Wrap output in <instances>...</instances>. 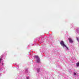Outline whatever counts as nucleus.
I'll use <instances>...</instances> for the list:
<instances>
[{"instance_id":"obj_1","label":"nucleus","mask_w":79,"mask_h":79,"mask_svg":"<svg viewBox=\"0 0 79 79\" xmlns=\"http://www.w3.org/2000/svg\"><path fill=\"white\" fill-rule=\"evenodd\" d=\"M60 44L62 45V46H63V47H65L66 48L68 49V48L67 47V46L64 44V42H63V41H61V42L60 43Z\"/></svg>"},{"instance_id":"obj_2","label":"nucleus","mask_w":79,"mask_h":79,"mask_svg":"<svg viewBox=\"0 0 79 79\" xmlns=\"http://www.w3.org/2000/svg\"><path fill=\"white\" fill-rule=\"evenodd\" d=\"M69 41L70 43H73V41L71 38H70L69 39Z\"/></svg>"},{"instance_id":"obj_3","label":"nucleus","mask_w":79,"mask_h":79,"mask_svg":"<svg viewBox=\"0 0 79 79\" xmlns=\"http://www.w3.org/2000/svg\"><path fill=\"white\" fill-rule=\"evenodd\" d=\"M37 63H39L40 62V59H37Z\"/></svg>"},{"instance_id":"obj_4","label":"nucleus","mask_w":79,"mask_h":79,"mask_svg":"<svg viewBox=\"0 0 79 79\" xmlns=\"http://www.w3.org/2000/svg\"><path fill=\"white\" fill-rule=\"evenodd\" d=\"M35 58H36V59H39V56H35Z\"/></svg>"},{"instance_id":"obj_5","label":"nucleus","mask_w":79,"mask_h":79,"mask_svg":"<svg viewBox=\"0 0 79 79\" xmlns=\"http://www.w3.org/2000/svg\"><path fill=\"white\" fill-rule=\"evenodd\" d=\"M76 64L77 66V67H78L79 66V63L78 62V63H77Z\"/></svg>"},{"instance_id":"obj_6","label":"nucleus","mask_w":79,"mask_h":79,"mask_svg":"<svg viewBox=\"0 0 79 79\" xmlns=\"http://www.w3.org/2000/svg\"><path fill=\"white\" fill-rule=\"evenodd\" d=\"M77 41H78V42H79V38H77Z\"/></svg>"},{"instance_id":"obj_7","label":"nucleus","mask_w":79,"mask_h":79,"mask_svg":"<svg viewBox=\"0 0 79 79\" xmlns=\"http://www.w3.org/2000/svg\"><path fill=\"white\" fill-rule=\"evenodd\" d=\"M40 71V69H37V71H38V72H39Z\"/></svg>"},{"instance_id":"obj_8","label":"nucleus","mask_w":79,"mask_h":79,"mask_svg":"<svg viewBox=\"0 0 79 79\" xmlns=\"http://www.w3.org/2000/svg\"><path fill=\"white\" fill-rule=\"evenodd\" d=\"M74 76H76V73L74 72Z\"/></svg>"},{"instance_id":"obj_9","label":"nucleus","mask_w":79,"mask_h":79,"mask_svg":"<svg viewBox=\"0 0 79 79\" xmlns=\"http://www.w3.org/2000/svg\"><path fill=\"white\" fill-rule=\"evenodd\" d=\"M2 60V58L0 59V62H1V60Z\"/></svg>"},{"instance_id":"obj_10","label":"nucleus","mask_w":79,"mask_h":79,"mask_svg":"<svg viewBox=\"0 0 79 79\" xmlns=\"http://www.w3.org/2000/svg\"><path fill=\"white\" fill-rule=\"evenodd\" d=\"M2 65H3V63H2Z\"/></svg>"}]
</instances>
